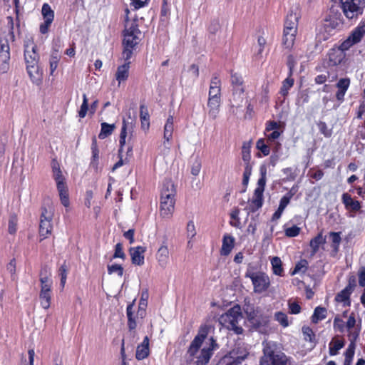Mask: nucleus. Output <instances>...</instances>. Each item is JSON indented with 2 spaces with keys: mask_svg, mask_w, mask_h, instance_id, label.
I'll use <instances>...</instances> for the list:
<instances>
[{
  "mask_svg": "<svg viewBox=\"0 0 365 365\" xmlns=\"http://www.w3.org/2000/svg\"><path fill=\"white\" fill-rule=\"evenodd\" d=\"M125 16L122 40V56L125 61H127L131 58L138 45L140 43L142 33L139 29L138 17L135 16L130 19L128 16L130 11L128 8L125 9Z\"/></svg>",
  "mask_w": 365,
  "mask_h": 365,
  "instance_id": "f257e3e1",
  "label": "nucleus"
},
{
  "mask_svg": "<svg viewBox=\"0 0 365 365\" xmlns=\"http://www.w3.org/2000/svg\"><path fill=\"white\" fill-rule=\"evenodd\" d=\"M24 60L26 70L31 81L38 84L42 78V72L38 66L39 56L36 52V46L31 40L24 42Z\"/></svg>",
  "mask_w": 365,
  "mask_h": 365,
  "instance_id": "f03ea898",
  "label": "nucleus"
},
{
  "mask_svg": "<svg viewBox=\"0 0 365 365\" xmlns=\"http://www.w3.org/2000/svg\"><path fill=\"white\" fill-rule=\"evenodd\" d=\"M344 19L337 6H331L324 19L323 25L319 29L321 39L326 41L337 31L341 29Z\"/></svg>",
  "mask_w": 365,
  "mask_h": 365,
  "instance_id": "7ed1b4c3",
  "label": "nucleus"
},
{
  "mask_svg": "<svg viewBox=\"0 0 365 365\" xmlns=\"http://www.w3.org/2000/svg\"><path fill=\"white\" fill-rule=\"evenodd\" d=\"M176 190L170 180H165L163 183L160 196V215L163 217H170L175 207V195Z\"/></svg>",
  "mask_w": 365,
  "mask_h": 365,
  "instance_id": "20e7f679",
  "label": "nucleus"
},
{
  "mask_svg": "<svg viewBox=\"0 0 365 365\" xmlns=\"http://www.w3.org/2000/svg\"><path fill=\"white\" fill-rule=\"evenodd\" d=\"M287 358L274 341L263 342V356L259 365H286Z\"/></svg>",
  "mask_w": 365,
  "mask_h": 365,
  "instance_id": "39448f33",
  "label": "nucleus"
},
{
  "mask_svg": "<svg viewBox=\"0 0 365 365\" xmlns=\"http://www.w3.org/2000/svg\"><path fill=\"white\" fill-rule=\"evenodd\" d=\"M299 18V14L297 10L295 11L291 10L286 16L284 24L282 44L287 48H292L295 41Z\"/></svg>",
  "mask_w": 365,
  "mask_h": 365,
  "instance_id": "423d86ee",
  "label": "nucleus"
},
{
  "mask_svg": "<svg viewBox=\"0 0 365 365\" xmlns=\"http://www.w3.org/2000/svg\"><path fill=\"white\" fill-rule=\"evenodd\" d=\"M242 319L241 307L239 305H235L220 317L219 322L226 329L232 330L236 334H240L243 329L239 324Z\"/></svg>",
  "mask_w": 365,
  "mask_h": 365,
  "instance_id": "0eeeda50",
  "label": "nucleus"
},
{
  "mask_svg": "<svg viewBox=\"0 0 365 365\" xmlns=\"http://www.w3.org/2000/svg\"><path fill=\"white\" fill-rule=\"evenodd\" d=\"M337 6L348 20L356 21L363 13L365 0H339Z\"/></svg>",
  "mask_w": 365,
  "mask_h": 365,
  "instance_id": "6e6552de",
  "label": "nucleus"
},
{
  "mask_svg": "<svg viewBox=\"0 0 365 365\" xmlns=\"http://www.w3.org/2000/svg\"><path fill=\"white\" fill-rule=\"evenodd\" d=\"M245 277L251 279L254 292L257 294L267 291L270 285L269 276L262 272H253L247 269L245 272Z\"/></svg>",
  "mask_w": 365,
  "mask_h": 365,
  "instance_id": "1a4fd4ad",
  "label": "nucleus"
},
{
  "mask_svg": "<svg viewBox=\"0 0 365 365\" xmlns=\"http://www.w3.org/2000/svg\"><path fill=\"white\" fill-rule=\"evenodd\" d=\"M365 23H359L351 32L349 36L343 41L337 48L343 53L348 51L352 46L359 43L365 35Z\"/></svg>",
  "mask_w": 365,
  "mask_h": 365,
  "instance_id": "9d476101",
  "label": "nucleus"
},
{
  "mask_svg": "<svg viewBox=\"0 0 365 365\" xmlns=\"http://www.w3.org/2000/svg\"><path fill=\"white\" fill-rule=\"evenodd\" d=\"M11 58L9 39L7 38H0V72L6 73L9 69V61Z\"/></svg>",
  "mask_w": 365,
  "mask_h": 365,
  "instance_id": "9b49d317",
  "label": "nucleus"
},
{
  "mask_svg": "<svg viewBox=\"0 0 365 365\" xmlns=\"http://www.w3.org/2000/svg\"><path fill=\"white\" fill-rule=\"evenodd\" d=\"M217 348L215 340L211 337L197 356L196 365H207L213 355V351Z\"/></svg>",
  "mask_w": 365,
  "mask_h": 365,
  "instance_id": "f8f14e48",
  "label": "nucleus"
},
{
  "mask_svg": "<svg viewBox=\"0 0 365 365\" xmlns=\"http://www.w3.org/2000/svg\"><path fill=\"white\" fill-rule=\"evenodd\" d=\"M356 320L355 318V314L351 313L347 322L345 323L346 329L348 331V338L350 341V344H356V341H357L360 331H361V320L359 321V324L356 327Z\"/></svg>",
  "mask_w": 365,
  "mask_h": 365,
  "instance_id": "ddd939ff",
  "label": "nucleus"
},
{
  "mask_svg": "<svg viewBox=\"0 0 365 365\" xmlns=\"http://www.w3.org/2000/svg\"><path fill=\"white\" fill-rule=\"evenodd\" d=\"M208 334V329L207 327H201L199 329L197 334L195 336L192 341L187 353L190 356H195L201 347L202 342L206 339Z\"/></svg>",
  "mask_w": 365,
  "mask_h": 365,
  "instance_id": "4468645a",
  "label": "nucleus"
},
{
  "mask_svg": "<svg viewBox=\"0 0 365 365\" xmlns=\"http://www.w3.org/2000/svg\"><path fill=\"white\" fill-rule=\"evenodd\" d=\"M51 220L52 215L44 209L41 215L39 225V234L41 237H43L41 240L48 237L51 235L53 227Z\"/></svg>",
  "mask_w": 365,
  "mask_h": 365,
  "instance_id": "2eb2a0df",
  "label": "nucleus"
},
{
  "mask_svg": "<svg viewBox=\"0 0 365 365\" xmlns=\"http://www.w3.org/2000/svg\"><path fill=\"white\" fill-rule=\"evenodd\" d=\"M169 257L170 252L168 247V239L165 237L164 240L162 242L155 254V259L161 268L165 269L167 267L169 262Z\"/></svg>",
  "mask_w": 365,
  "mask_h": 365,
  "instance_id": "dca6fc26",
  "label": "nucleus"
},
{
  "mask_svg": "<svg viewBox=\"0 0 365 365\" xmlns=\"http://www.w3.org/2000/svg\"><path fill=\"white\" fill-rule=\"evenodd\" d=\"M41 13L44 22L40 25L39 30L42 34H45L48 31V29L54 19V11L49 4L45 3L42 6Z\"/></svg>",
  "mask_w": 365,
  "mask_h": 365,
  "instance_id": "f3484780",
  "label": "nucleus"
},
{
  "mask_svg": "<svg viewBox=\"0 0 365 365\" xmlns=\"http://www.w3.org/2000/svg\"><path fill=\"white\" fill-rule=\"evenodd\" d=\"M350 83L351 80L348 77L341 78L336 82V87L337 88V91L335 96L339 103L344 102L345 94L350 86Z\"/></svg>",
  "mask_w": 365,
  "mask_h": 365,
  "instance_id": "a211bd4d",
  "label": "nucleus"
},
{
  "mask_svg": "<svg viewBox=\"0 0 365 365\" xmlns=\"http://www.w3.org/2000/svg\"><path fill=\"white\" fill-rule=\"evenodd\" d=\"M346 58V53H343L337 47H334L328 53V66H336L341 64Z\"/></svg>",
  "mask_w": 365,
  "mask_h": 365,
  "instance_id": "6ab92c4d",
  "label": "nucleus"
},
{
  "mask_svg": "<svg viewBox=\"0 0 365 365\" xmlns=\"http://www.w3.org/2000/svg\"><path fill=\"white\" fill-rule=\"evenodd\" d=\"M264 192L255 190L252 198L250 202L247 210L249 212H255L263 205Z\"/></svg>",
  "mask_w": 365,
  "mask_h": 365,
  "instance_id": "aec40b11",
  "label": "nucleus"
},
{
  "mask_svg": "<svg viewBox=\"0 0 365 365\" xmlns=\"http://www.w3.org/2000/svg\"><path fill=\"white\" fill-rule=\"evenodd\" d=\"M230 354L232 358L236 361L238 364L241 363L246 359L249 354L248 349L244 344H237L236 346L231 351Z\"/></svg>",
  "mask_w": 365,
  "mask_h": 365,
  "instance_id": "412c9836",
  "label": "nucleus"
},
{
  "mask_svg": "<svg viewBox=\"0 0 365 365\" xmlns=\"http://www.w3.org/2000/svg\"><path fill=\"white\" fill-rule=\"evenodd\" d=\"M174 129V118L173 115H169L166 123L164 125V133H163V145L166 148H169V146L167 144H169L170 140L172 139L173 133Z\"/></svg>",
  "mask_w": 365,
  "mask_h": 365,
  "instance_id": "4be33fe9",
  "label": "nucleus"
},
{
  "mask_svg": "<svg viewBox=\"0 0 365 365\" xmlns=\"http://www.w3.org/2000/svg\"><path fill=\"white\" fill-rule=\"evenodd\" d=\"M221 106V100H213L208 99L207 107V115L208 118L213 120H215L219 115Z\"/></svg>",
  "mask_w": 365,
  "mask_h": 365,
  "instance_id": "5701e85b",
  "label": "nucleus"
},
{
  "mask_svg": "<svg viewBox=\"0 0 365 365\" xmlns=\"http://www.w3.org/2000/svg\"><path fill=\"white\" fill-rule=\"evenodd\" d=\"M341 200L346 210L357 212L361 209V204L358 200H354L351 196L347 193H343Z\"/></svg>",
  "mask_w": 365,
  "mask_h": 365,
  "instance_id": "b1692460",
  "label": "nucleus"
},
{
  "mask_svg": "<svg viewBox=\"0 0 365 365\" xmlns=\"http://www.w3.org/2000/svg\"><path fill=\"white\" fill-rule=\"evenodd\" d=\"M131 261L133 264L140 266L144 264L145 249L143 247L138 246L132 247L130 250Z\"/></svg>",
  "mask_w": 365,
  "mask_h": 365,
  "instance_id": "393cba45",
  "label": "nucleus"
},
{
  "mask_svg": "<svg viewBox=\"0 0 365 365\" xmlns=\"http://www.w3.org/2000/svg\"><path fill=\"white\" fill-rule=\"evenodd\" d=\"M235 246V238L230 235H225L222 238V245L220 249L222 256H227Z\"/></svg>",
  "mask_w": 365,
  "mask_h": 365,
  "instance_id": "a878e982",
  "label": "nucleus"
},
{
  "mask_svg": "<svg viewBox=\"0 0 365 365\" xmlns=\"http://www.w3.org/2000/svg\"><path fill=\"white\" fill-rule=\"evenodd\" d=\"M130 64V62L128 60L125 61L123 65L118 67L115 73V79L118 81L119 85L128 79L129 76Z\"/></svg>",
  "mask_w": 365,
  "mask_h": 365,
  "instance_id": "bb28decb",
  "label": "nucleus"
},
{
  "mask_svg": "<svg viewBox=\"0 0 365 365\" xmlns=\"http://www.w3.org/2000/svg\"><path fill=\"white\" fill-rule=\"evenodd\" d=\"M149 354V339L145 336L143 342L137 346L135 356L138 360L145 359Z\"/></svg>",
  "mask_w": 365,
  "mask_h": 365,
  "instance_id": "cd10ccee",
  "label": "nucleus"
},
{
  "mask_svg": "<svg viewBox=\"0 0 365 365\" xmlns=\"http://www.w3.org/2000/svg\"><path fill=\"white\" fill-rule=\"evenodd\" d=\"M140 119L141 128L148 130L150 128V115L147 106L144 104L140 106Z\"/></svg>",
  "mask_w": 365,
  "mask_h": 365,
  "instance_id": "c85d7f7f",
  "label": "nucleus"
},
{
  "mask_svg": "<svg viewBox=\"0 0 365 365\" xmlns=\"http://www.w3.org/2000/svg\"><path fill=\"white\" fill-rule=\"evenodd\" d=\"M51 168L53 172V177L56 182V186L60 184H66L65 178L62 175L59 163L57 160H53L51 162Z\"/></svg>",
  "mask_w": 365,
  "mask_h": 365,
  "instance_id": "c756f323",
  "label": "nucleus"
},
{
  "mask_svg": "<svg viewBox=\"0 0 365 365\" xmlns=\"http://www.w3.org/2000/svg\"><path fill=\"white\" fill-rule=\"evenodd\" d=\"M326 243V237L322 235V233H319L315 237L311 240L309 246L312 249V254L315 255L319 249L320 245Z\"/></svg>",
  "mask_w": 365,
  "mask_h": 365,
  "instance_id": "7c9ffc66",
  "label": "nucleus"
},
{
  "mask_svg": "<svg viewBox=\"0 0 365 365\" xmlns=\"http://www.w3.org/2000/svg\"><path fill=\"white\" fill-rule=\"evenodd\" d=\"M57 190L59 192L60 200L62 205L64 207H68L69 205V198H68V187L66 184H60L57 186Z\"/></svg>",
  "mask_w": 365,
  "mask_h": 365,
  "instance_id": "2f4dec72",
  "label": "nucleus"
},
{
  "mask_svg": "<svg viewBox=\"0 0 365 365\" xmlns=\"http://www.w3.org/2000/svg\"><path fill=\"white\" fill-rule=\"evenodd\" d=\"M327 309L322 307H317L314 309V313L312 316V322L313 323H318L319 321L324 319L327 317Z\"/></svg>",
  "mask_w": 365,
  "mask_h": 365,
  "instance_id": "473e14b6",
  "label": "nucleus"
},
{
  "mask_svg": "<svg viewBox=\"0 0 365 365\" xmlns=\"http://www.w3.org/2000/svg\"><path fill=\"white\" fill-rule=\"evenodd\" d=\"M344 346V341L342 340H332L329 344V352L331 356L337 355L339 351Z\"/></svg>",
  "mask_w": 365,
  "mask_h": 365,
  "instance_id": "72a5a7b5",
  "label": "nucleus"
},
{
  "mask_svg": "<svg viewBox=\"0 0 365 365\" xmlns=\"http://www.w3.org/2000/svg\"><path fill=\"white\" fill-rule=\"evenodd\" d=\"M133 304L128 305L126 309V314L128 317V326L130 330H133L136 328V322L133 317Z\"/></svg>",
  "mask_w": 365,
  "mask_h": 365,
  "instance_id": "f704fd0d",
  "label": "nucleus"
},
{
  "mask_svg": "<svg viewBox=\"0 0 365 365\" xmlns=\"http://www.w3.org/2000/svg\"><path fill=\"white\" fill-rule=\"evenodd\" d=\"M101 132L98 135V138L100 139H105L108 136L112 134L115 125L114 124H108L107 123H101Z\"/></svg>",
  "mask_w": 365,
  "mask_h": 365,
  "instance_id": "c9c22d12",
  "label": "nucleus"
},
{
  "mask_svg": "<svg viewBox=\"0 0 365 365\" xmlns=\"http://www.w3.org/2000/svg\"><path fill=\"white\" fill-rule=\"evenodd\" d=\"M267 168L265 166H262L260 168V178L257 180V187L255 190L259 191H264V187L266 185L267 181Z\"/></svg>",
  "mask_w": 365,
  "mask_h": 365,
  "instance_id": "e433bc0d",
  "label": "nucleus"
},
{
  "mask_svg": "<svg viewBox=\"0 0 365 365\" xmlns=\"http://www.w3.org/2000/svg\"><path fill=\"white\" fill-rule=\"evenodd\" d=\"M340 232H331L329 236L331 240V247L334 253H337L339 250V245L341 241Z\"/></svg>",
  "mask_w": 365,
  "mask_h": 365,
  "instance_id": "4c0bfd02",
  "label": "nucleus"
},
{
  "mask_svg": "<svg viewBox=\"0 0 365 365\" xmlns=\"http://www.w3.org/2000/svg\"><path fill=\"white\" fill-rule=\"evenodd\" d=\"M282 260L278 257H274L271 259V264L272 267L273 273L278 276H282L283 275V268L282 267Z\"/></svg>",
  "mask_w": 365,
  "mask_h": 365,
  "instance_id": "58836bf2",
  "label": "nucleus"
},
{
  "mask_svg": "<svg viewBox=\"0 0 365 365\" xmlns=\"http://www.w3.org/2000/svg\"><path fill=\"white\" fill-rule=\"evenodd\" d=\"M39 299L41 307L45 309H48L51 305V292L40 291Z\"/></svg>",
  "mask_w": 365,
  "mask_h": 365,
  "instance_id": "ea45409f",
  "label": "nucleus"
},
{
  "mask_svg": "<svg viewBox=\"0 0 365 365\" xmlns=\"http://www.w3.org/2000/svg\"><path fill=\"white\" fill-rule=\"evenodd\" d=\"M294 79L291 78V76L289 75V76L282 82V86L280 89V94L285 97L287 96L289 93V90L294 85Z\"/></svg>",
  "mask_w": 365,
  "mask_h": 365,
  "instance_id": "a19ab883",
  "label": "nucleus"
},
{
  "mask_svg": "<svg viewBox=\"0 0 365 365\" xmlns=\"http://www.w3.org/2000/svg\"><path fill=\"white\" fill-rule=\"evenodd\" d=\"M91 150H92V158H91V161L90 163V166L92 168L97 170L98 165L99 150H98L95 143H93Z\"/></svg>",
  "mask_w": 365,
  "mask_h": 365,
  "instance_id": "79ce46f5",
  "label": "nucleus"
},
{
  "mask_svg": "<svg viewBox=\"0 0 365 365\" xmlns=\"http://www.w3.org/2000/svg\"><path fill=\"white\" fill-rule=\"evenodd\" d=\"M356 344H349L345 352V360L344 365H351L354 356Z\"/></svg>",
  "mask_w": 365,
  "mask_h": 365,
  "instance_id": "37998d69",
  "label": "nucleus"
},
{
  "mask_svg": "<svg viewBox=\"0 0 365 365\" xmlns=\"http://www.w3.org/2000/svg\"><path fill=\"white\" fill-rule=\"evenodd\" d=\"M242 158L245 165L251 164L250 145L249 143H244L242 147Z\"/></svg>",
  "mask_w": 365,
  "mask_h": 365,
  "instance_id": "c03bdc74",
  "label": "nucleus"
},
{
  "mask_svg": "<svg viewBox=\"0 0 365 365\" xmlns=\"http://www.w3.org/2000/svg\"><path fill=\"white\" fill-rule=\"evenodd\" d=\"M126 136H127V125H126L125 121L123 120L120 133V140H119L120 148L118 150V152L120 153V154L123 152V147L125 145Z\"/></svg>",
  "mask_w": 365,
  "mask_h": 365,
  "instance_id": "a18cd8bd",
  "label": "nucleus"
},
{
  "mask_svg": "<svg viewBox=\"0 0 365 365\" xmlns=\"http://www.w3.org/2000/svg\"><path fill=\"white\" fill-rule=\"evenodd\" d=\"M351 293L352 292L346 288H344L336 294L335 299L339 302H346L348 301V303L349 304V298Z\"/></svg>",
  "mask_w": 365,
  "mask_h": 365,
  "instance_id": "49530a36",
  "label": "nucleus"
},
{
  "mask_svg": "<svg viewBox=\"0 0 365 365\" xmlns=\"http://www.w3.org/2000/svg\"><path fill=\"white\" fill-rule=\"evenodd\" d=\"M308 267V262L306 259H301L299 261L296 265L293 271L291 272L292 275L297 274L299 272L304 273Z\"/></svg>",
  "mask_w": 365,
  "mask_h": 365,
  "instance_id": "de8ad7c7",
  "label": "nucleus"
},
{
  "mask_svg": "<svg viewBox=\"0 0 365 365\" xmlns=\"http://www.w3.org/2000/svg\"><path fill=\"white\" fill-rule=\"evenodd\" d=\"M41 283V292H51V287L53 281L51 279H47L46 277L39 278Z\"/></svg>",
  "mask_w": 365,
  "mask_h": 365,
  "instance_id": "09e8293b",
  "label": "nucleus"
},
{
  "mask_svg": "<svg viewBox=\"0 0 365 365\" xmlns=\"http://www.w3.org/2000/svg\"><path fill=\"white\" fill-rule=\"evenodd\" d=\"M333 327L335 331L343 333L345 331L346 325L343 319L339 316H336L334 319Z\"/></svg>",
  "mask_w": 365,
  "mask_h": 365,
  "instance_id": "8fccbe9b",
  "label": "nucleus"
},
{
  "mask_svg": "<svg viewBox=\"0 0 365 365\" xmlns=\"http://www.w3.org/2000/svg\"><path fill=\"white\" fill-rule=\"evenodd\" d=\"M108 273L112 274L116 273L119 277H122L123 274V267L120 264H108L107 267Z\"/></svg>",
  "mask_w": 365,
  "mask_h": 365,
  "instance_id": "3c124183",
  "label": "nucleus"
},
{
  "mask_svg": "<svg viewBox=\"0 0 365 365\" xmlns=\"http://www.w3.org/2000/svg\"><path fill=\"white\" fill-rule=\"evenodd\" d=\"M257 148L260 150L264 156H267L269 154L270 149L269 147L265 143V140L263 138H260L257 141L256 143Z\"/></svg>",
  "mask_w": 365,
  "mask_h": 365,
  "instance_id": "603ef678",
  "label": "nucleus"
},
{
  "mask_svg": "<svg viewBox=\"0 0 365 365\" xmlns=\"http://www.w3.org/2000/svg\"><path fill=\"white\" fill-rule=\"evenodd\" d=\"M274 319L277 321L283 327L289 326L288 317L286 314L278 312L274 314Z\"/></svg>",
  "mask_w": 365,
  "mask_h": 365,
  "instance_id": "864d4df0",
  "label": "nucleus"
},
{
  "mask_svg": "<svg viewBox=\"0 0 365 365\" xmlns=\"http://www.w3.org/2000/svg\"><path fill=\"white\" fill-rule=\"evenodd\" d=\"M252 166L251 164L245 165V170L243 173L242 184L247 186L248 185L250 178L252 175Z\"/></svg>",
  "mask_w": 365,
  "mask_h": 365,
  "instance_id": "5fc2aeb1",
  "label": "nucleus"
},
{
  "mask_svg": "<svg viewBox=\"0 0 365 365\" xmlns=\"http://www.w3.org/2000/svg\"><path fill=\"white\" fill-rule=\"evenodd\" d=\"M59 61V57L57 53H53L50 58L49 64H50V74L53 75L54 71L58 67Z\"/></svg>",
  "mask_w": 365,
  "mask_h": 365,
  "instance_id": "6e6d98bb",
  "label": "nucleus"
},
{
  "mask_svg": "<svg viewBox=\"0 0 365 365\" xmlns=\"http://www.w3.org/2000/svg\"><path fill=\"white\" fill-rule=\"evenodd\" d=\"M208 99L221 100V88L210 87Z\"/></svg>",
  "mask_w": 365,
  "mask_h": 365,
  "instance_id": "4d7b16f0",
  "label": "nucleus"
},
{
  "mask_svg": "<svg viewBox=\"0 0 365 365\" xmlns=\"http://www.w3.org/2000/svg\"><path fill=\"white\" fill-rule=\"evenodd\" d=\"M88 98L86 94L83 95V103L81 106L80 110L78 112V115L81 118H83L88 112Z\"/></svg>",
  "mask_w": 365,
  "mask_h": 365,
  "instance_id": "13d9d810",
  "label": "nucleus"
},
{
  "mask_svg": "<svg viewBox=\"0 0 365 365\" xmlns=\"http://www.w3.org/2000/svg\"><path fill=\"white\" fill-rule=\"evenodd\" d=\"M58 274L61 277V286L63 288L67 279V267L65 264L60 267L58 269Z\"/></svg>",
  "mask_w": 365,
  "mask_h": 365,
  "instance_id": "bf43d9fd",
  "label": "nucleus"
},
{
  "mask_svg": "<svg viewBox=\"0 0 365 365\" xmlns=\"http://www.w3.org/2000/svg\"><path fill=\"white\" fill-rule=\"evenodd\" d=\"M17 227V217L15 215H11L9 220L8 230L10 234H14L16 232Z\"/></svg>",
  "mask_w": 365,
  "mask_h": 365,
  "instance_id": "052dcab7",
  "label": "nucleus"
},
{
  "mask_svg": "<svg viewBox=\"0 0 365 365\" xmlns=\"http://www.w3.org/2000/svg\"><path fill=\"white\" fill-rule=\"evenodd\" d=\"M301 229L297 225H293L285 230V235L289 237H294L299 235Z\"/></svg>",
  "mask_w": 365,
  "mask_h": 365,
  "instance_id": "680f3d73",
  "label": "nucleus"
},
{
  "mask_svg": "<svg viewBox=\"0 0 365 365\" xmlns=\"http://www.w3.org/2000/svg\"><path fill=\"white\" fill-rule=\"evenodd\" d=\"M150 0H130V6L134 10H138L140 8L145 6Z\"/></svg>",
  "mask_w": 365,
  "mask_h": 365,
  "instance_id": "e2e57ef3",
  "label": "nucleus"
},
{
  "mask_svg": "<svg viewBox=\"0 0 365 365\" xmlns=\"http://www.w3.org/2000/svg\"><path fill=\"white\" fill-rule=\"evenodd\" d=\"M125 255L123 251V245L121 243H117L115 246V252L113 256V258H121L125 259Z\"/></svg>",
  "mask_w": 365,
  "mask_h": 365,
  "instance_id": "0e129e2a",
  "label": "nucleus"
},
{
  "mask_svg": "<svg viewBox=\"0 0 365 365\" xmlns=\"http://www.w3.org/2000/svg\"><path fill=\"white\" fill-rule=\"evenodd\" d=\"M220 27L221 26L218 20H212L208 26V31L211 34H215L220 29Z\"/></svg>",
  "mask_w": 365,
  "mask_h": 365,
  "instance_id": "69168bd1",
  "label": "nucleus"
},
{
  "mask_svg": "<svg viewBox=\"0 0 365 365\" xmlns=\"http://www.w3.org/2000/svg\"><path fill=\"white\" fill-rule=\"evenodd\" d=\"M196 235L195 227L194 222L190 220L187 225V237L189 239H192Z\"/></svg>",
  "mask_w": 365,
  "mask_h": 365,
  "instance_id": "338daca9",
  "label": "nucleus"
},
{
  "mask_svg": "<svg viewBox=\"0 0 365 365\" xmlns=\"http://www.w3.org/2000/svg\"><path fill=\"white\" fill-rule=\"evenodd\" d=\"M266 44V40L264 37L259 36L257 39V45L256 46L257 55H261L264 51V46Z\"/></svg>",
  "mask_w": 365,
  "mask_h": 365,
  "instance_id": "774afa93",
  "label": "nucleus"
}]
</instances>
